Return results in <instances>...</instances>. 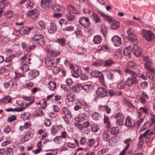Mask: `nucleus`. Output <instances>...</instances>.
<instances>
[{"instance_id":"60","label":"nucleus","mask_w":155,"mask_h":155,"mask_svg":"<svg viewBox=\"0 0 155 155\" xmlns=\"http://www.w3.org/2000/svg\"><path fill=\"white\" fill-rule=\"evenodd\" d=\"M16 119V117L15 115H12L8 117V121L9 122H12Z\"/></svg>"},{"instance_id":"49","label":"nucleus","mask_w":155,"mask_h":155,"mask_svg":"<svg viewBox=\"0 0 155 155\" xmlns=\"http://www.w3.org/2000/svg\"><path fill=\"white\" fill-rule=\"evenodd\" d=\"M68 20L69 21H72L74 20L75 17L74 16L70 13H68L66 15Z\"/></svg>"},{"instance_id":"45","label":"nucleus","mask_w":155,"mask_h":155,"mask_svg":"<svg viewBox=\"0 0 155 155\" xmlns=\"http://www.w3.org/2000/svg\"><path fill=\"white\" fill-rule=\"evenodd\" d=\"M44 115L42 110L40 109H38L35 111L34 113V116L36 117L42 116Z\"/></svg>"},{"instance_id":"10","label":"nucleus","mask_w":155,"mask_h":155,"mask_svg":"<svg viewBox=\"0 0 155 155\" xmlns=\"http://www.w3.org/2000/svg\"><path fill=\"white\" fill-rule=\"evenodd\" d=\"M107 92L106 89L103 87H100L97 89L96 94L98 96L101 98H103L107 95Z\"/></svg>"},{"instance_id":"21","label":"nucleus","mask_w":155,"mask_h":155,"mask_svg":"<svg viewBox=\"0 0 155 155\" xmlns=\"http://www.w3.org/2000/svg\"><path fill=\"white\" fill-rule=\"evenodd\" d=\"M37 10L34 9L32 10L28 11L27 13V16H28L31 17L33 19H36L37 16L36 15L37 13Z\"/></svg>"},{"instance_id":"15","label":"nucleus","mask_w":155,"mask_h":155,"mask_svg":"<svg viewBox=\"0 0 155 155\" xmlns=\"http://www.w3.org/2000/svg\"><path fill=\"white\" fill-rule=\"evenodd\" d=\"M19 28V31L21 35L28 34L30 31V28L26 26H20Z\"/></svg>"},{"instance_id":"14","label":"nucleus","mask_w":155,"mask_h":155,"mask_svg":"<svg viewBox=\"0 0 155 155\" xmlns=\"http://www.w3.org/2000/svg\"><path fill=\"white\" fill-rule=\"evenodd\" d=\"M72 76L74 78H78L81 73V68L78 67L77 68H74V69L71 71Z\"/></svg>"},{"instance_id":"50","label":"nucleus","mask_w":155,"mask_h":155,"mask_svg":"<svg viewBox=\"0 0 155 155\" xmlns=\"http://www.w3.org/2000/svg\"><path fill=\"white\" fill-rule=\"evenodd\" d=\"M15 57V55L14 54H10L8 56L5 60V62H9L11 61Z\"/></svg>"},{"instance_id":"61","label":"nucleus","mask_w":155,"mask_h":155,"mask_svg":"<svg viewBox=\"0 0 155 155\" xmlns=\"http://www.w3.org/2000/svg\"><path fill=\"white\" fill-rule=\"evenodd\" d=\"M104 18L109 22H112V20L114 19L111 16L107 15Z\"/></svg>"},{"instance_id":"37","label":"nucleus","mask_w":155,"mask_h":155,"mask_svg":"<svg viewBox=\"0 0 155 155\" xmlns=\"http://www.w3.org/2000/svg\"><path fill=\"white\" fill-rule=\"evenodd\" d=\"M53 9L55 11L60 12L64 9L63 7L61 6L58 5H56L53 7Z\"/></svg>"},{"instance_id":"9","label":"nucleus","mask_w":155,"mask_h":155,"mask_svg":"<svg viewBox=\"0 0 155 155\" xmlns=\"http://www.w3.org/2000/svg\"><path fill=\"white\" fill-rule=\"evenodd\" d=\"M114 117L116 119V124L117 125H121L123 124L124 116L121 113H117L116 114Z\"/></svg>"},{"instance_id":"24","label":"nucleus","mask_w":155,"mask_h":155,"mask_svg":"<svg viewBox=\"0 0 155 155\" xmlns=\"http://www.w3.org/2000/svg\"><path fill=\"white\" fill-rule=\"evenodd\" d=\"M110 132L107 130L104 131L102 134V138L104 141H107L110 137Z\"/></svg>"},{"instance_id":"44","label":"nucleus","mask_w":155,"mask_h":155,"mask_svg":"<svg viewBox=\"0 0 155 155\" xmlns=\"http://www.w3.org/2000/svg\"><path fill=\"white\" fill-rule=\"evenodd\" d=\"M117 142V140L115 137H111L110 139H109V145L110 146H113L115 143Z\"/></svg>"},{"instance_id":"42","label":"nucleus","mask_w":155,"mask_h":155,"mask_svg":"<svg viewBox=\"0 0 155 155\" xmlns=\"http://www.w3.org/2000/svg\"><path fill=\"white\" fill-rule=\"evenodd\" d=\"M54 142L57 144H61L62 142V139L61 136H57L55 137L54 140Z\"/></svg>"},{"instance_id":"57","label":"nucleus","mask_w":155,"mask_h":155,"mask_svg":"<svg viewBox=\"0 0 155 155\" xmlns=\"http://www.w3.org/2000/svg\"><path fill=\"white\" fill-rule=\"evenodd\" d=\"M139 110L142 113H144L147 115H148V110L146 107H141L140 108Z\"/></svg>"},{"instance_id":"54","label":"nucleus","mask_w":155,"mask_h":155,"mask_svg":"<svg viewBox=\"0 0 155 155\" xmlns=\"http://www.w3.org/2000/svg\"><path fill=\"white\" fill-rule=\"evenodd\" d=\"M7 155H13V152L12 148L9 147L8 148L6 151Z\"/></svg>"},{"instance_id":"17","label":"nucleus","mask_w":155,"mask_h":155,"mask_svg":"<svg viewBox=\"0 0 155 155\" xmlns=\"http://www.w3.org/2000/svg\"><path fill=\"white\" fill-rule=\"evenodd\" d=\"M12 98L10 96H5L0 101V104L1 105H5L6 104L11 103Z\"/></svg>"},{"instance_id":"35","label":"nucleus","mask_w":155,"mask_h":155,"mask_svg":"<svg viewBox=\"0 0 155 155\" xmlns=\"http://www.w3.org/2000/svg\"><path fill=\"white\" fill-rule=\"evenodd\" d=\"M152 124L149 121H147L141 127V130H144L150 127Z\"/></svg>"},{"instance_id":"13","label":"nucleus","mask_w":155,"mask_h":155,"mask_svg":"<svg viewBox=\"0 0 155 155\" xmlns=\"http://www.w3.org/2000/svg\"><path fill=\"white\" fill-rule=\"evenodd\" d=\"M41 7L44 9L50 7L52 6L51 0H41Z\"/></svg>"},{"instance_id":"58","label":"nucleus","mask_w":155,"mask_h":155,"mask_svg":"<svg viewBox=\"0 0 155 155\" xmlns=\"http://www.w3.org/2000/svg\"><path fill=\"white\" fill-rule=\"evenodd\" d=\"M74 29V28L73 26H70L69 27H66L63 30L64 31L70 32L73 31Z\"/></svg>"},{"instance_id":"16","label":"nucleus","mask_w":155,"mask_h":155,"mask_svg":"<svg viewBox=\"0 0 155 155\" xmlns=\"http://www.w3.org/2000/svg\"><path fill=\"white\" fill-rule=\"evenodd\" d=\"M39 74V72L37 70H34L31 71L28 74V78L30 80H33L34 78L38 76Z\"/></svg>"},{"instance_id":"51","label":"nucleus","mask_w":155,"mask_h":155,"mask_svg":"<svg viewBox=\"0 0 155 155\" xmlns=\"http://www.w3.org/2000/svg\"><path fill=\"white\" fill-rule=\"evenodd\" d=\"M81 104L83 106V108L85 111L88 112L89 110V106L85 102H82Z\"/></svg>"},{"instance_id":"46","label":"nucleus","mask_w":155,"mask_h":155,"mask_svg":"<svg viewBox=\"0 0 155 155\" xmlns=\"http://www.w3.org/2000/svg\"><path fill=\"white\" fill-rule=\"evenodd\" d=\"M143 59L144 61L146 62L145 64L151 65L152 63V61L147 56H144L143 58Z\"/></svg>"},{"instance_id":"39","label":"nucleus","mask_w":155,"mask_h":155,"mask_svg":"<svg viewBox=\"0 0 155 155\" xmlns=\"http://www.w3.org/2000/svg\"><path fill=\"white\" fill-rule=\"evenodd\" d=\"M48 87L51 90L54 91L55 90L56 86L55 82L50 81L48 83Z\"/></svg>"},{"instance_id":"2","label":"nucleus","mask_w":155,"mask_h":155,"mask_svg":"<svg viewBox=\"0 0 155 155\" xmlns=\"http://www.w3.org/2000/svg\"><path fill=\"white\" fill-rule=\"evenodd\" d=\"M125 72L126 73H128L131 75V77L127 79L125 82L128 86L131 87L133 84L137 83V80L136 78L137 75L134 72L128 69H126L125 70Z\"/></svg>"},{"instance_id":"53","label":"nucleus","mask_w":155,"mask_h":155,"mask_svg":"<svg viewBox=\"0 0 155 155\" xmlns=\"http://www.w3.org/2000/svg\"><path fill=\"white\" fill-rule=\"evenodd\" d=\"M63 110L64 114H65V116H68L69 115L70 116H71L70 111L67 107H63Z\"/></svg>"},{"instance_id":"23","label":"nucleus","mask_w":155,"mask_h":155,"mask_svg":"<svg viewBox=\"0 0 155 155\" xmlns=\"http://www.w3.org/2000/svg\"><path fill=\"white\" fill-rule=\"evenodd\" d=\"M56 25L52 23L51 24L50 26L48 27V31L50 34H54L56 31Z\"/></svg>"},{"instance_id":"38","label":"nucleus","mask_w":155,"mask_h":155,"mask_svg":"<svg viewBox=\"0 0 155 155\" xmlns=\"http://www.w3.org/2000/svg\"><path fill=\"white\" fill-rule=\"evenodd\" d=\"M125 124L127 127H130L132 126V121L129 117H128L126 119Z\"/></svg>"},{"instance_id":"26","label":"nucleus","mask_w":155,"mask_h":155,"mask_svg":"<svg viewBox=\"0 0 155 155\" xmlns=\"http://www.w3.org/2000/svg\"><path fill=\"white\" fill-rule=\"evenodd\" d=\"M68 13L71 14V13L73 14H78L79 13L77 9L74 8L73 6L71 5L68 6Z\"/></svg>"},{"instance_id":"30","label":"nucleus","mask_w":155,"mask_h":155,"mask_svg":"<svg viewBox=\"0 0 155 155\" xmlns=\"http://www.w3.org/2000/svg\"><path fill=\"white\" fill-rule=\"evenodd\" d=\"M25 107H22L19 108H18L12 109V108H8L6 110V111L7 112L10 111H16L17 112H20L23 111V110L25 108Z\"/></svg>"},{"instance_id":"5","label":"nucleus","mask_w":155,"mask_h":155,"mask_svg":"<svg viewBox=\"0 0 155 155\" xmlns=\"http://www.w3.org/2000/svg\"><path fill=\"white\" fill-rule=\"evenodd\" d=\"M127 35L126 37L133 45L137 44L138 42V40L136 37L135 35L134 34L133 31L130 28L128 29L127 31Z\"/></svg>"},{"instance_id":"48","label":"nucleus","mask_w":155,"mask_h":155,"mask_svg":"<svg viewBox=\"0 0 155 155\" xmlns=\"http://www.w3.org/2000/svg\"><path fill=\"white\" fill-rule=\"evenodd\" d=\"M38 27L40 29H44L45 28V24L42 21H40L38 22Z\"/></svg>"},{"instance_id":"55","label":"nucleus","mask_w":155,"mask_h":155,"mask_svg":"<svg viewBox=\"0 0 155 155\" xmlns=\"http://www.w3.org/2000/svg\"><path fill=\"white\" fill-rule=\"evenodd\" d=\"M45 125L46 127H49L51 125V120L49 119H46L45 120Z\"/></svg>"},{"instance_id":"11","label":"nucleus","mask_w":155,"mask_h":155,"mask_svg":"<svg viewBox=\"0 0 155 155\" xmlns=\"http://www.w3.org/2000/svg\"><path fill=\"white\" fill-rule=\"evenodd\" d=\"M91 75L94 77H97L99 78L101 80L102 83H104V77L102 73L97 70H93L91 73Z\"/></svg>"},{"instance_id":"47","label":"nucleus","mask_w":155,"mask_h":155,"mask_svg":"<svg viewBox=\"0 0 155 155\" xmlns=\"http://www.w3.org/2000/svg\"><path fill=\"white\" fill-rule=\"evenodd\" d=\"M57 41L61 45L63 46L65 45L66 39L63 38L58 39L57 40Z\"/></svg>"},{"instance_id":"4","label":"nucleus","mask_w":155,"mask_h":155,"mask_svg":"<svg viewBox=\"0 0 155 155\" xmlns=\"http://www.w3.org/2000/svg\"><path fill=\"white\" fill-rule=\"evenodd\" d=\"M31 41L34 44L42 45L45 42V38L42 34H36L31 39Z\"/></svg>"},{"instance_id":"18","label":"nucleus","mask_w":155,"mask_h":155,"mask_svg":"<svg viewBox=\"0 0 155 155\" xmlns=\"http://www.w3.org/2000/svg\"><path fill=\"white\" fill-rule=\"evenodd\" d=\"M120 22L116 19L112 20L110 28L113 30H116L119 28Z\"/></svg>"},{"instance_id":"19","label":"nucleus","mask_w":155,"mask_h":155,"mask_svg":"<svg viewBox=\"0 0 155 155\" xmlns=\"http://www.w3.org/2000/svg\"><path fill=\"white\" fill-rule=\"evenodd\" d=\"M67 99L70 102H73L75 99V96L74 92L69 91L67 93Z\"/></svg>"},{"instance_id":"29","label":"nucleus","mask_w":155,"mask_h":155,"mask_svg":"<svg viewBox=\"0 0 155 155\" xmlns=\"http://www.w3.org/2000/svg\"><path fill=\"white\" fill-rule=\"evenodd\" d=\"M31 116L30 114L28 112H24L21 115V117L24 120L28 119Z\"/></svg>"},{"instance_id":"8","label":"nucleus","mask_w":155,"mask_h":155,"mask_svg":"<svg viewBox=\"0 0 155 155\" xmlns=\"http://www.w3.org/2000/svg\"><path fill=\"white\" fill-rule=\"evenodd\" d=\"M10 85H11V87L14 89H17V82L15 80H11L8 82H5L4 84L5 88H8Z\"/></svg>"},{"instance_id":"62","label":"nucleus","mask_w":155,"mask_h":155,"mask_svg":"<svg viewBox=\"0 0 155 155\" xmlns=\"http://www.w3.org/2000/svg\"><path fill=\"white\" fill-rule=\"evenodd\" d=\"M34 4L30 0L27 1L26 5L27 8H32L33 7Z\"/></svg>"},{"instance_id":"20","label":"nucleus","mask_w":155,"mask_h":155,"mask_svg":"<svg viewBox=\"0 0 155 155\" xmlns=\"http://www.w3.org/2000/svg\"><path fill=\"white\" fill-rule=\"evenodd\" d=\"M56 60L54 59H51L49 58H47L45 60V64L47 67H50L53 66Z\"/></svg>"},{"instance_id":"32","label":"nucleus","mask_w":155,"mask_h":155,"mask_svg":"<svg viewBox=\"0 0 155 155\" xmlns=\"http://www.w3.org/2000/svg\"><path fill=\"white\" fill-rule=\"evenodd\" d=\"M92 86L90 84H85L81 86V88L86 91L88 92L91 88Z\"/></svg>"},{"instance_id":"7","label":"nucleus","mask_w":155,"mask_h":155,"mask_svg":"<svg viewBox=\"0 0 155 155\" xmlns=\"http://www.w3.org/2000/svg\"><path fill=\"white\" fill-rule=\"evenodd\" d=\"M136 44L133 45L132 48L133 53L136 57L139 58L142 55V51L141 48L138 47Z\"/></svg>"},{"instance_id":"40","label":"nucleus","mask_w":155,"mask_h":155,"mask_svg":"<svg viewBox=\"0 0 155 155\" xmlns=\"http://www.w3.org/2000/svg\"><path fill=\"white\" fill-rule=\"evenodd\" d=\"M126 86V82L123 81L118 82L117 84V87L119 89H122Z\"/></svg>"},{"instance_id":"36","label":"nucleus","mask_w":155,"mask_h":155,"mask_svg":"<svg viewBox=\"0 0 155 155\" xmlns=\"http://www.w3.org/2000/svg\"><path fill=\"white\" fill-rule=\"evenodd\" d=\"M119 128L117 127H112L110 133L112 135H116L119 132Z\"/></svg>"},{"instance_id":"52","label":"nucleus","mask_w":155,"mask_h":155,"mask_svg":"<svg viewBox=\"0 0 155 155\" xmlns=\"http://www.w3.org/2000/svg\"><path fill=\"white\" fill-rule=\"evenodd\" d=\"M150 64H145L144 68L145 69L150 71L152 73H155V72L153 69L150 66Z\"/></svg>"},{"instance_id":"28","label":"nucleus","mask_w":155,"mask_h":155,"mask_svg":"<svg viewBox=\"0 0 155 155\" xmlns=\"http://www.w3.org/2000/svg\"><path fill=\"white\" fill-rule=\"evenodd\" d=\"M123 101L124 103L127 106L129 107L130 108H134L135 107V106L133 105L129 100L128 99H124L123 100Z\"/></svg>"},{"instance_id":"1","label":"nucleus","mask_w":155,"mask_h":155,"mask_svg":"<svg viewBox=\"0 0 155 155\" xmlns=\"http://www.w3.org/2000/svg\"><path fill=\"white\" fill-rule=\"evenodd\" d=\"M153 134V133L150 131V130H147L143 134H141L139 138V141L138 143V147L139 149H141L143 146L144 141L143 139L145 138V141L147 143L150 140L151 135Z\"/></svg>"},{"instance_id":"6","label":"nucleus","mask_w":155,"mask_h":155,"mask_svg":"<svg viewBox=\"0 0 155 155\" xmlns=\"http://www.w3.org/2000/svg\"><path fill=\"white\" fill-rule=\"evenodd\" d=\"M79 23L82 26L85 28L88 27L90 24L89 18L85 17L79 18Z\"/></svg>"},{"instance_id":"33","label":"nucleus","mask_w":155,"mask_h":155,"mask_svg":"<svg viewBox=\"0 0 155 155\" xmlns=\"http://www.w3.org/2000/svg\"><path fill=\"white\" fill-rule=\"evenodd\" d=\"M127 66L128 68L132 69L136 68L137 67L136 64L134 62L132 61H129L128 62Z\"/></svg>"},{"instance_id":"64","label":"nucleus","mask_w":155,"mask_h":155,"mask_svg":"<svg viewBox=\"0 0 155 155\" xmlns=\"http://www.w3.org/2000/svg\"><path fill=\"white\" fill-rule=\"evenodd\" d=\"M129 144H127L124 149L122 151H121V152H120V153L119 154V155H124L126 151L128 149V148L129 147Z\"/></svg>"},{"instance_id":"12","label":"nucleus","mask_w":155,"mask_h":155,"mask_svg":"<svg viewBox=\"0 0 155 155\" xmlns=\"http://www.w3.org/2000/svg\"><path fill=\"white\" fill-rule=\"evenodd\" d=\"M111 41L115 46H119L121 44V39L120 37L117 35H114L111 38Z\"/></svg>"},{"instance_id":"34","label":"nucleus","mask_w":155,"mask_h":155,"mask_svg":"<svg viewBox=\"0 0 155 155\" xmlns=\"http://www.w3.org/2000/svg\"><path fill=\"white\" fill-rule=\"evenodd\" d=\"M92 118L95 120H99L101 118V115L98 113L95 112L93 113L91 115Z\"/></svg>"},{"instance_id":"3","label":"nucleus","mask_w":155,"mask_h":155,"mask_svg":"<svg viewBox=\"0 0 155 155\" xmlns=\"http://www.w3.org/2000/svg\"><path fill=\"white\" fill-rule=\"evenodd\" d=\"M140 35L142 38L148 41H151L155 38L154 34L151 31L143 29L140 31Z\"/></svg>"},{"instance_id":"43","label":"nucleus","mask_w":155,"mask_h":155,"mask_svg":"<svg viewBox=\"0 0 155 155\" xmlns=\"http://www.w3.org/2000/svg\"><path fill=\"white\" fill-rule=\"evenodd\" d=\"M91 130L94 132H96L99 130V126L97 124H93L91 125Z\"/></svg>"},{"instance_id":"31","label":"nucleus","mask_w":155,"mask_h":155,"mask_svg":"<svg viewBox=\"0 0 155 155\" xmlns=\"http://www.w3.org/2000/svg\"><path fill=\"white\" fill-rule=\"evenodd\" d=\"M102 39L101 36L100 35H96L94 36L93 41L95 44H99L101 41Z\"/></svg>"},{"instance_id":"56","label":"nucleus","mask_w":155,"mask_h":155,"mask_svg":"<svg viewBox=\"0 0 155 155\" xmlns=\"http://www.w3.org/2000/svg\"><path fill=\"white\" fill-rule=\"evenodd\" d=\"M113 63V61L112 60L110 59L105 61L104 65L106 67L110 66Z\"/></svg>"},{"instance_id":"63","label":"nucleus","mask_w":155,"mask_h":155,"mask_svg":"<svg viewBox=\"0 0 155 155\" xmlns=\"http://www.w3.org/2000/svg\"><path fill=\"white\" fill-rule=\"evenodd\" d=\"M95 141L93 139L89 140L87 142V145L90 147H92Z\"/></svg>"},{"instance_id":"25","label":"nucleus","mask_w":155,"mask_h":155,"mask_svg":"<svg viewBox=\"0 0 155 155\" xmlns=\"http://www.w3.org/2000/svg\"><path fill=\"white\" fill-rule=\"evenodd\" d=\"M91 16L93 20L95 23H97L100 22V17L97 14L93 12Z\"/></svg>"},{"instance_id":"22","label":"nucleus","mask_w":155,"mask_h":155,"mask_svg":"<svg viewBox=\"0 0 155 155\" xmlns=\"http://www.w3.org/2000/svg\"><path fill=\"white\" fill-rule=\"evenodd\" d=\"M132 48L130 46L126 47L123 50V53L124 55L130 56L132 53Z\"/></svg>"},{"instance_id":"59","label":"nucleus","mask_w":155,"mask_h":155,"mask_svg":"<svg viewBox=\"0 0 155 155\" xmlns=\"http://www.w3.org/2000/svg\"><path fill=\"white\" fill-rule=\"evenodd\" d=\"M87 141L86 139L84 137H82L80 140V143L81 145H85Z\"/></svg>"},{"instance_id":"41","label":"nucleus","mask_w":155,"mask_h":155,"mask_svg":"<svg viewBox=\"0 0 155 155\" xmlns=\"http://www.w3.org/2000/svg\"><path fill=\"white\" fill-rule=\"evenodd\" d=\"M21 69L23 72H26L29 69V68L26 64H22L21 66Z\"/></svg>"},{"instance_id":"27","label":"nucleus","mask_w":155,"mask_h":155,"mask_svg":"<svg viewBox=\"0 0 155 155\" xmlns=\"http://www.w3.org/2000/svg\"><path fill=\"white\" fill-rule=\"evenodd\" d=\"M13 12L11 11H7L4 13L5 17L6 19H9L13 16Z\"/></svg>"}]
</instances>
